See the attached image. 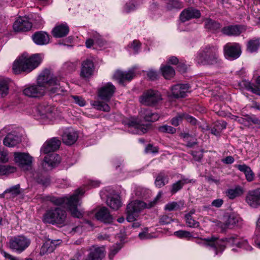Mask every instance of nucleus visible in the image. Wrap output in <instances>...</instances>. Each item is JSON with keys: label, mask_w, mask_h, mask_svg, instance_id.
<instances>
[{"label": "nucleus", "mask_w": 260, "mask_h": 260, "mask_svg": "<svg viewBox=\"0 0 260 260\" xmlns=\"http://www.w3.org/2000/svg\"><path fill=\"white\" fill-rule=\"evenodd\" d=\"M235 167L245 174L247 181L250 182L253 180L254 175L249 166L243 164L242 165H236Z\"/></svg>", "instance_id": "32"}, {"label": "nucleus", "mask_w": 260, "mask_h": 260, "mask_svg": "<svg viewBox=\"0 0 260 260\" xmlns=\"http://www.w3.org/2000/svg\"><path fill=\"white\" fill-rule=\"evenodd\" d=\"M14 157L15 163L23 169L27 170L32 162V157L27 153L14 152Z\"/></svg>", "instance_id": "12"}, {"label": "nucleus", "mask_w": 260, "mask_h": 260, "mask_svg": "<svg viewBox=\"0 0 260 260\" xmlns=\"http://www.w3.org/2000/svg\"><path fill=\"white\" fill-rule=\"evenodd\" d=\"M161 71L163 76L166 79H170L175 75V71L170 66H166L161 67Z\"/></svg>", "instance_id": "44"}, {"label": "nucleus", "mask_w": 260, "mask_h": 260, "mask_svg": "<svg viewBox=\"0 0 260 260\" xmlns=\"http://www.w3.org/2000/svg\"><path fill=\"white\" fill-rule=\"evenodd\" d=\"M78 137L77 132L72 128H68L64 131L62 135V140L66 145H71L76 142Z\"/></svg>", "instance_id": "21"}, {"label": "nucleus", "mask_w": 260, "mask_h": 260, "mask_svg": "<svg viewBox=\"0 0 260 260\" xmlns=\"http://www.w3.org/2000/svg\"><path fill=\"white\" fill-rule=\"evenodd\" d=\"M13 27L16 32L28 31L32 27V23L26 17H19L14 22Z\"/></svg>", "instance_id": "17"}, {"label": "nucleus", "mask_w": 260, "mask_h": 260, "mask_svg": "<svg viewBox=\"0 0 260 260\" xmlns=\"http://www.w3.org/2000/svg\"><path fill=\"white\" fill-rule=\"evenodd\" d=\"M136 68H133L127 72L118 70L114 73L113 78L118 81L119 84H123L126 81L131 80L135 75Z\"/></svg>", "instance_id": "19"}, {"label": "nucleus", "mask_w": 260, "mask_h": 260, "mask_svg": "<svg viewBox=\"0 0 260 260\" xmlns=\"http://www.w3.org/2000/svg\"><path fill=\"white\" fill-rule=\"evenodd\" d=\"M8 152L7 150L0 149V162L5 163L9 161Z\"/></svg>", "instance_id": "57"}, {"label": "nucleus", "mask_w": 260, "mask_h": 260, "mask_svg": "<svg viewBox=\"0 0 260 260\" xmlns=\"http://www.w3.org/2000/svg\"><path fill=\"white\" fill-rule=\"evenodd\" d=\"M30 240L26 237L18 236L12 237L8 243L9 248L13 251L21 253L29 245Z\"/></svg>", "instance_id": "8"}, {"label": "nucleus", "mask_w": 260, "mask_h": 260, "mask_svg": "<svg viewBox=\"0 0 260 260\" xmlns=\"http://www.w3.org/2000/svg\"><path fill=\"white\" fill-rule=\"evenodd\" d=\"M162 100L160 93L156 90H148L140 97V102L147 106H154Z\"/></svg>", "instance_id": "9"}, {"label": "nucleus", "mask_w": 260, "mask_h": 260, "mask_svg": "<svg viewBox=\"0 0 260 260\" xmlns=\"http://www.w3.org/2000/svg\"><path fill=\"white\" fill-rule=\"evenodd\" d=\"M161 197V192H159L152 201L148 203L140 200H135L130 202L126 207L127 220L128 222L136 220L140 212L144 209H150L154 207Z\"/></svg>", "instance_id": "6"}, {"label": "nucleus", "mask_w": 260, "mask_h": 260, "mask_svg": "<svg viewBox=\"0 0 260 260\" xmlns=\"http://www.w3.org/2000/svg\"><path fill=\"white\" fill-rule=\"evenodd\" d=\"M54 246L52 244V242L48 241L44 243L41 246L40 251L41 255L50 253L53 251Z\"/></svg>", "instance_id": "40"}, {"label": "nucleus", "mask_w": 260, "mask_h": 260, "mask_svg": "<svg viewBox=\"0 0 260 260\" xmlns=\"http://www.w3.org/2000/svg\"><path fill=\"white\" fill-rule=\"evenodd\" d=\"M244 192L243 189L239 185L235 186L234 188H229L225 192V195L231 200H233L238 197L241 196Z\"/></svg>", "instance_id": "34"}, {"label": "nucleus", "mask_w": 260, "mask_h": 260, "mask_svg": "<svg viewBox=\"0 0 260 260\" xmlns=\"http://www.w3.org/2000/svg\"><path fill=\"white\" fill-rule=\"evenodd\" d=\"M194 61L199 65L221 66L219 47L217 45L207 44L202 46L197 53Z\"/></svg>", "instance_id": "3"}, {"label": "nucleus", "mask_w": 260, "mask_h": 260, "mask_svg": "<svg viewBox=\"0 0 260 260\" xmlns=\"http://www.w3.org/2000/svg\"><path fill=\"white\" fill-rule=\"evenodd\" d=\"M49 82L47 84V90H49L51 93H55L56 94H60L64 91L58 83V81L56 77H52L50 70H49Z\"/></svg>", "instance_id": "20"}, {"label": "nucleus", "mask_w": 260, "mask_h": 260, "mask_svg": "<svg viewBox=\"0 0 260 260\" xmlns=\"http://www.w3.org/2000/svg\"><path fill=\"white\" fill-rule=\"evenodd\" d=\"M245 200L251 208L256 209L260 207V188L248 191Z\"/></svg>", "instance_id": "13"}, {"label": "nucleus", "mask_w": 260, "mask_h": 260, "mask_svg": "<svg viewBox=\"0 0 260 260\" xmlns=\"http://www.w3.org/2000/svg\"><path fill=\"white\" fill-rule=\"evenodd\" d=\"M107 204L113 210H118L121 206V203L118 196L109 197L107 200Z\"/></svg>", "instance_id": "38"}, {"label": "nucleus", "mask_w": 260, "mask_h": 260, "mask_svg": "<svg viewBox=\"0 0 260 260\" xmlns=\"http://www.w3.org/2000/svg\"><path fill=\"white\" fill-rule=\"evenodd\" d=\"M9 93L8 81L4 78H0V98H4Z\"/></svg>", "instance_id": "41"}, {"label": "nucleus", "mask_w": 260, "mask_h": 260, "mask_svg": "<svg viewBox=\"0 0 260 260\" xmlns=\"http://www.w3.org/2000/svg\"><path fill=\"white\" fill-rule=\"evenodd\" d=\"M69 27L66 24H61L55 26L52 30V34L55 38H62L67 36Z\"/></svg>", "instance_id": "31"}, {"label": "nucleus", "mask_w": 260, "mask_h": 260, "mask_svg": "<svg viewBox=\"0 0 260 260\" xmlns=\"http://www.w3.org/2000/svg\"><path fill=\"white\" fill-rule=\"evenodd\" d=\"M41 61L40 54H36L28 56V54L23 53L14 62L12 68L13 72L15 74H20L22 72L29 73L37 68Z\"/></svg>", "instance_id": "4"}, {"label": "nucleus", "mask_w": 260, "mask_h": 260, "mask_svg": "<svg viewBox=\"0 0 260 260\" xmlns=\"http://www.w3.org/2000/svg\"><path fill=\"white\" fill-rule=\"evenodd\" d=\"M137 6L134 4L133 0H131L126 4L124 8V11L126 13H129L135 10Z\"/></svg>", "instance_id": "55"}, {"label": "nucleus", "mask_w": 260, "mask_h": 260, "mask_svg": "<svg viewBox=\"0 0 260 260\" xmlns=\"http://www.w3.org/2000/svg\"><path fill=\"white\" fill-rule=\"evenodd\" d=\"M173 221L172 217L168 215L164 214L159 217V222L161 225H166L171 223Z\"/></svg>", "instance_id": "52"}, {"label": "nucleus", "mask_w": 260, "mask_h": 260, "mask_svg": "<svg viewBox=\"0 0 260 260\" xmlns=\"http://www.w3.org/2000/svg\"><path fill=\"white\" fill-rule=\"evenodd\" d=\"M204 21L205 28L210 31H214L221 27L219 23L210 18H206L204 20Z\"/></svg>", "instance_id": "39"}, {"label": "nucleus", "mask_w": 260, "mask_h": 260, "mask_svg": "<svg viewBox=\"0 0 260 260\" xmlns=\"http://www.w3.org/2000/svg\"><path fill=\"white\" fill-rule=\"evenodd\" d=\"M21 141L19 136L14 133H9L5 138L3 141L4 144L7 147H13Z\"/></svg>", "instance_id": "30"}, {"label": "nucleus", "mask_w": 260, "mask_h": 260, "mask_svg": "<svg viewBox=\"0 0 260 260\" xmlns=\"http://www.w3.org/2000/svg\"><path fill=\"white\" fill-rule=\"evenodd\" d=\"M260 47V40L258 39H252L247 44V50L251 53L256 52Z\"/></svg>", "instance_id": "43"}, {"label": "nucleus", "mask_w": 260, "mask_h": 260, "mask_svg": "<svg viewBox=\"0 0 260 260\" xmlns=\"http://www.w3.org/2000/svg\"><path fill=\"white\" fill-rule=\"evenodd\" d=\"M36 182L42 185L43 187H47L50 183V178L48 176H45L42 175H38L36 178Z\"/></svg>", "instance_id": "48"}, {"label": "nucleus", "mask_w": 260, "mask_h": 260, "mask_svg": "<svg viewBox=\"0 0 260 260\" xmlns=\"http://www.w3.org/2000/svg\"><path fill=\"white\" fill-rule=\"evenodd\" d=\"M158 130L162 133H168L169 134H174L176 132V129L171 126L164 125L159 127Z\"/></svg>", "instance_id": "53"}, {"label": "nucleus", "mask_w": 260, "mask_h": 260, "mask_svg": "<svg viewBox=\"0 0 260 260\" xmlns=\"http://www.w3.org/2000/svg\"><path fill=\"white\" fill-rule=\"evenodd\" d=\"M167 180V177L163 173H159L157 176L156 178L155 181V185L158 187H161L164 186L166 183L168 182V181L167 180L166 182H165V180Z\"/></svg>", "instance_id": "47"}, {"label": "nucleus", "mask_w": 260, "mask_h": 260, "mask_svg": "<svg viewBox=\"0 0 260 260\" xmlns=\"http://www.w3.org/2000/svg\"><path fill=\"white\" fill-rule=\"evenodd\" d=\"M20 186L19 184L13 186L6 190L2 194L3 197L7 195V198H15L20 193Z\"/></svg>", "instance_id": "36"}, {"label": "nucleus", "mask_w": 260, "mask_h": 260, "mask_svg": "<svg viewBox=\"0 0 260 260\" xmlns=\"http://www.w3.org/2000/svg\"><path fill=\"white\" fill-rule=\"evenodd\" d=\"M189 86L188 84H179L172 87V93L176 98H184L188 91Z\"/></svg>", "instance_id": "22"}, {"label": "nucleus", "mask_w": 260, "mask_h": 260, "mask_svg": "<svg viewBox=\"0 0 260 260\" xmlns=\"http://www.w3.org/2000/svg\"><path fill=\"white\" fill-rule=\"evenodd\" d=\"M145 152L146 153H156L158 152V149L156 147H153L151 144H148L145 148Z\"/></svg>", "instance_id": "63"}, {"label": "nucleus", "mask_w": 260, "mask_h": 260, "mask_svg": "<svg viewBox=\"0 0 260 260\" xmlns=\"http://www.w3.org/2000/svg\"><path fill=\"white\" fill-rule=\"evenodd\" d=\"M147 76L151 80H155L158 77L157 73L153 70H150L148 72Z\"/></svg>", "instance_id": "61"}, {"label": "nucleus", "mask_w": 260, "mask_h": 260, "mask_svg": "<svg viewBox=\"0 0 260 260\" xmlns=\"http://www.w3.org/2000/svg\"><path fill=\"white\" fill-rule=\"evenodd\" d=\"M186 225L192 228H198L200 227V223L196 221L192 216L189 214H185L184 216Z\"/></svg>", "instance_id": "45"}, {"label": "nucleus", "mask_w": 260, "mask_h": 260, "mask_svg": "<svg viewBox=\"0 0 260 260\" xmlns=\"http://www.w3.org/2000/svg\"><path fill=\"white\" fill-rule=\"evenodd\" d=\"M67 218V211L64 209L59 207H51L45 211L42 221L45 223L62 226L65 224Z\"/></svg>", "instance_id": "7"}, {"label": "nucleus", "mask_w": 260, "mask_h": 260, "mask_svg": "<svg viewBox=\"0 0 260 260\" xmlns=\"http://www.w3.org/2000/svg\"><path fill=\"white\" fill-rule=\"evenodd\" d=\"M34 42L37 45H44L47 44L49 42V37L48 34L44 31H38L32 36Z\"/></svg>", "instance_id": "28"}, {"label": "nucleus", "mask_w": 260, "mask_h": 260, "mask_svg": "<svg viewBox=\"0 0 260 260\" xmlns=\"http://www.w3.org/2000/svg\"><path fill=\"white\" fill-rule=\"evenodd\" d=\"M201 16V12L192 7L184 9L180 14V20L182 22H185L192 19H198Z\"/></svg>", "instance_id": "16"}, {"label": "nucleus", "mask_w": 260, "mask_h": 260, "mask_svg": "<svg viewBox=\"0 0 260 260\" xmlns=\"http://www.w3.org/2000/svg\"><path fill=\"white\" fill-rule=\"evenodd\" d=\"M2 252L4 253V257L6 259H8L9 260H22L19 257L14 256L10 253H7L6 251H2Z\"/></svg>", "instance_id": "64"}, {"label": "nucleus", "mask_w": 260, "mask_h": 260, "mask_svg": "<svg viewBox=\"0 0 260 260\" xmlns=\"http://www.w3.org/2000/svg\"><path fill=\"white\" fill-rule=\"evenodd\" d=\"M89 253L86 260H102L105 256V249L104 247L93 246L89 249Z\"/></svg>", "instance_id": "23"}, {"label": "nucleus", "mask_w": 260, "mask_h": 260, "mask_svg": "<svg viewBox=\"0 0 260 260\" xmlns=\"http://www.w3.org/2000/svg\"><path fill=\"white\" fill-rule=\"evenodd\" d=\"M73 98L74 99L75 102L78 104L80 106H84L85 105L86 102L82 97L78 96H73Z\"/></svg>", "instance_id": "59"}, {"label": "nucleus", "mask_w": 260, "mask_h": 260, "mask_svg": "<svg viewBox=\"0 0 260 260\" xmlns=\"http://www.w3.org/2000/svg\"><path fill=\"white\" fill-rule=\"evenodd\" d=\"M223 53L226 59L235 60L239 58L241 51L239 44L237 43H228L223 47Z\"/></svg>", "instance_id": "10"}, {"label": "nucleus", "mask_w": 260, "mask_h": 260, "mask_svg": "<svg viewBox=\"0 0 260 260\" xmlns=\"http://www.w3.org/2000/svg\"><path fill=\"white\" fill-rule=\"evenodd\" d=\"M240 85L254 93L260 95V76L257 78L255 85L248 81L243 80L240 83Z\"/></svg>", "instance_id": "27"}, {"label": "nucleus", "mask_w": 260, "mask_h": 260, "mask_svg": "<svg viewBox=\"0 0 260 260\" xmlns=\"http://www.w3.org/2000/svg\"><path fill=\"white\" fill-rule=\"evenodd\" d=\"M184 119L192 125H196L197 123V120L195 118L185 113H184Z\"/></svg>", "instance_id": "60"}, {"label": "nucleus", "mask_w": 260, "mask_h": 260, "mask_svg": "<svg viewBox=\"0 0 260 260\" xmlns=\"http://www.w3.org/2000/svg\"><path fill=\"white\" fill-rule=\"evenodd\" d=\"M95 218L98 220L105 223H110L113 220V217L110 215L108 209L106 207H102L96 212Z\"/></svg>", "instance_id": "25"}, {"label": "nucleus", "mask_w": 260, "mask_h": 260, "mask_svg": "<svg viewBox=\"0 0 260 260\" xmlns=\"http://www.w3.org/2000/svg\"><path fill=\"white\" fill-rule=\"evenodd\" d=\"M48 74L49 70H44L37 78L36 83L29 85L24 89V94L34 98H39L44 96L46 92L49 82Z\"/></svg>", "instance_id": "5"}, {"label": "nucleus", "mask_w": 260, "mask_h": 260, "mask_svg": "<svg viewBox=\"0 0 260 260\" xmlns=\"http://www.w3.org/2000/svg\"><path fill=\"white\" fill-rule=\"evenodd\" d=\"M195 180L193 179H189L187 178H182L181 180L177 181L173 183L170 189V191L172 194L176 193L177 191L180 190L185 184L193 183Z\"/></svg>", "instance_id": "33"}, {"label": "nucleus", "mask_w": 260, "mask_h": 260, "mask_svg": "<svg viewBox=\"0 0 260 260\" xmlns=\"http://www.w3.org/2000/svg\"><path fill=\"white\" fill-rule=\"evenodd\" d=\"M61 144L60 141L54 137L46 141L41 148V152L48 154L57 150Z\"/></svg>", "instance_id": "18"}, {"label": "nucleus", "mask_w": 260, "mask_h": 260, "mask_svg": "<svg viewBox=\"0 0 260 260\" xmlns=\"http://www.w3.org/2000/svg\"><path fill=\"white\" fill-rule=\"evenodd\" d=\"M140 46L141 44L139 41L134 40L131 44L130 47L134 50L135 53H137L140 48Z\"/></svg>", "instance_id": "58"}, {"label": "nucleus", "mask_w": 260, "mask_h": 260, "mask_svg": "<svg viewBox=\"0 0 260 260\" xmlns=\"http://www.w3.org/2000/svg\"><path fill=\"white\" fill-rule=\"evenodd\" d=\"M37 109L40 115L43 117H48L52 113L54 108L50 105L43 103L40 104L38 106Z\"/></svg>", "instance_id": "35"}, {"label": "nucleus", "mask_w": 260, "mask_h": 260, "mask_svg": "<svg viewBox=\"0 0 260 260\" xmlns=\"http://www.w3.org/2000/svg\"><path fill=\"white\" fill-rule=\"evenodd\" d=\"M225 227L229 229L232 228L239 221V217L231 214L224 216Z\"/></svg>", "instance_id": "37"}, {"label": "nucleus", "mask_w": 260, "mask_h": 260, "mask_svg": "<svg viewBox=\"0 0 260 260\" xmlns=\"http://www.w3.org/2000/svg\"><path fill=\"white\" fill-rule=\"evenodd\" d=\"M223 204V201L221 199H218L212 201L211 205L216 208L220 207Z\"/></svg>", "instance_id": "62"}, {"label": "nucleus", "mask_w": 260, "mask_h": 260, "mask_svg": "<svg viewBox=\"0 0 260 260\" xmlns=\"http://www.w3.org/2000/svg\"><path fill=\"white\" fill-rule=\"evenodd\" d=\"M196 242L197 244L214 251L215 255L221 253L225 246L228 245H235L238 247L243 248L247 250H251L252 249L246 240L240 239L237 236H231L224 239H219L212 236L205 238H199Z\"/></svg>", "instance_id": "1"}, {"label": "nucleus", "mask_w": 260, "mask_h": 260, "mask_svg": "<svg viewBox=\"0 0 260 260\" xmlns=\"http://www.w3.org/2000/svg\"><path fill=\"white\" fill-rule=\"evenodd\" d=\"M149 192L148 189L141 186L137 187L135 189V194L139 198H147Z\"/></svg>", "instance_id": "49"}, {"label": "nucleus", "mask_w": 260, "mask_h": 260, "mask_svg": "<svg viewBox=\"0 0 260 260\" xmlns=\"http://www.w3.org/2000/svg\"><path fill=\"white\" fill-rule=\"evenodd\" d=\"M242 26L238 25H229L222 28V32L227 36H239L242 32Z\"/></svg>", "instance_id": "29"}, {"label": "nucleus", "mask_w": 260, "mask_h": 260, "mask_svg": "<svg viewBox=\"0 0 260 260\" xmlns=\"http://www.w3.org/2000/svg\"><path fill=\"white\" fill-rule=\"evenodd\" d=\"M183 119H184V113H178L171 119V123L174 126H177Z\"/></svg>", "instance_id": "51"}, {"label": "nucleus", "mask_w": 260, "mask_h": 260, "mask_svg": "<svg viewBox=\"0 0 260 260\" xmlns=\"http://www.w3.org/2000/svg\"><path fill=\"white\" fill-rule=\"evenodd\" d=\"M174 235L180 238H185L189 239L192 237V235L189 232L183 230L176 231L174 233Z\"/></svg>", "instance_id": "50"}, {"label": "nucleus", "mask_w": 260, "mask_h": 260, "mask_svg": "<svg viewBox=\"0 0 260 260\" xmlns=\"http://www.w3.org/2000/svg\"><path fill=\"white\" fill-rule=\"evenodd\" d=\"M91 105L95 109L104 112H109L110 107L106 103L101 101H93L91 102Z\"/></svg>", "instance_id": "42"}, {"label": "nucleus", "mask_w": 260, "mask_h": 260, "mask_svg": "<svg viewBox=\"0 0 260 260\" xmlns=\"http://www.w3.org/2000/svg\"><path fill=\"white\" fill-rule=\"evenodd\" d=\"M16 168L9 165H0V175H6L14 173Z\"/></svg>", "instance_id": "46"}, {"label": "nucleus", "mask_w": 260, "mask_h": 260, "mask_svg": "<svg viewBox=\"0 0 260 260\" xmlns=\"http://www.w3.org/2000/svg\"><path fill=\"white\" fill-rule=\"evenodd\" d=\"M139 115L145 121L148 122H154L159 118L158 113L153 112L148 108H141L139 111Z\"/></svg>", "instance_id": "24"}, {"label": "nucleus", "mask_w": 260, "mask_h": 260, "mask_svg": "<svg viewBox=\"0 0 260 260\" xmlns=\"http://www.w3.org/2000/svg\"><path fill=\"white\" fill-rule=\"evenodd\" d=\"M115 87L111 83H107L98 90L99 97L106 102L110 101L115 91Z\"/></svg>", "instance_id": "14"}, {"label": "nucleus", "mask_w": 260, "mask_h": 260, "mask_svg": "<svg viewBox=\"0 0 260 260\" xmlns=\"http://www.w3.org/2000/svg\"><path fill=\"white\" fill-rule=\"evenodd\" d=\"M125 124L127 125L132 130L130 132L134 134L141 135L147 132V126L142 124L138 118L132 117L125 121Z\"/></svg>", "instance_id": "11"}, {"label": "nucleus", "mask_w": 260, "mask_h": 260, "mask_svg": "<svg viewBox=\"0 0 260 260\" xmlns=\"http://www.w3.org/2000/svg\"><path fill=\"white\" fill-rule=\"evenodd\" d=\"M60 161V156L56 153H52L45 156L42 166L44 171H48L56 167Z\"/></svg>", "instance_id": "15"}, {"label": "nucleus", "mask_w": 260, "mask_h": 260, "mask_svg": "<svg viewBox=\"0 0 260 260\" xmlns=\"http://www.w3.org/2000/svg\"><path fill=\"white\" fill-rule=\"evenodd\" d=\"M179 208V205L176 202H172L166 205L165 209L169 211L175 210Z\"/></svg>", "instance_id": "56"}, {"label": "nucleus", "mask_w": 260, "mask_h": 260, "mask_svg": "<svg viewBox=\"0 0 260 260\" xmlns=\"http://www.w3.org/2000/svg\"><path fill=\"white\" fill-rule=\"evenodd\" d=\"M81 76L83 78H89L93 74L94 64L92 60L86 59L82 63Z\"/></svg>", "instance_id": "26"}, {"label": "nucleus", "mask_w": 260, "mask_h": 260, "mask_svg": "<svg viewBox=\"0 0 260 260\" xmlns=\"http://www.w3.org/2000/svg\"><path fill=\"white\" fill-rule=\"evenodd\" d=\"M120 249L119 244H116L112 246L109 253V258L110 260H112L115 255L119 251Z\"/></svg>", "instance_id": "54"}, {"label": "nucleus", "mask_w": 260, "mask_h": 260, "mask_svg": "<svg viewBox=\"0 0 260 260\" xmlns=\"http://www.w3.org/2000/svg\"><path fill=\"white\" fill-rule=\"evenodd\" d=\"M84 192L83 189H78L72 195H67L62 197L49 196L46 197V200L55 205H66L73 217L80 218L83 217V212L82 210H79L77 207L80 205L79 195L83 194Z\"/></svg>", "instance_id": "2"}]
</instances>
